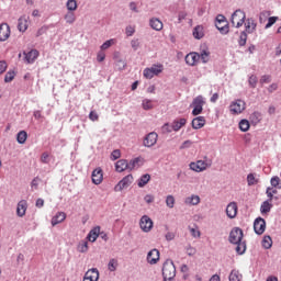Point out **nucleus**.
<instances>
[{"mask_svg":"<svg viewBox=\"0 0 281 281\" xmlns=\"http://www.w3.org/2000/svg\"><path fill=\"white\" fill-rule=\"evenodd\" d=\"M166 205L170 210H172V207H175V196L173 195H167V198H166Z\"/></svg>","mask_w":281,"mask_h":281,"instance_id":"nucleus-47","label":"nucleus"},{"mask_svg":"<svg viewBox=\"0 0 281 281\" xmlns=\"http://www.w3.org/2000/svg\"><path fill=\"white\" fill-rule=\"evenodd\" d=\"M247 183L248 186H258V183H260V179L256 177V173H249L247 176Z\"/></svg>","mask_w":281,"mask_h":281,"instance_id":"nucleus-30","label":"nucleus"},{"mask_svg":"<svg viewBox=\"0 0 281 281\" xmlns=\"http://www.w3.org/2000/svg\"><path fill=\"white\" fill-rule=\"evenodd\" d=\"M254 229L255 233L258 234V236H261V234H265V231L267 229V222L262 217H258L255 220L254 223Z\"/></svg>","mask_w":281,"mask_h":281,"instance_id":"nucleus-10","label":"nucleus"},{"mask_svg":"<svg viewBox=\"0 0 281 281\" xmlns=\"http://www.w3.org/2000/svg\"><path fill=\"white\" fill-rule=\"evenodd\" d=\"M192 126L195 130L203 128V126H205V117L198 116V117L193 119Z\"/></svg>","mask_w":281,"mask_h":281,"instance_id":"nucleus-23","label":"nucleus"},{"mask_svg":"<svg viewBox=\"0 0 281 281\" xmlns=\"http://www.w3.org/2000/svg\"><path fill=\"white\" fill-rule=\"evenodd\" d=\"M77 250L80 254H87L89 251V243L88 241H80L79 245L77 246Z\"/></svg>","mask_w":281,"mask_h":281,"instance_id":"nucleus-35","label":"nucleus"},{"mask_svg":"<svg viewBox=\"0 0 281 281\" xmlns=\"http://www.w3.org/2000/svg\"><path fill=\"white\" fill-rule=\"evenodd\" d=\"M226 214L228 218H236V214H238V205L236 202H231L226 207Z\"/></svg>","mask_w":281,"mask_h":281,"instance_id":"nucleus-18","label":"nucleus"},{"mask_svg":"<svg viewBox=\"0 0 281 281\" xmlns=\"http://www.w3.org/2000/svg\"><path fill=\"white\" fill-rule=\"evenodd\" d=\"M26 212H27V201L21 200L18 203L16 215L20 216L21 218H23V216L25 215Z\"/></svg>","mask_w":281,"mask_h":281,"instance_id":"nucleus-19","label":"nucleus"},{"mask_svg":"<svg viewBox=\"0 0 281 281\" xmlns=\"http://www.w3.org/2000/svg\"><path fill=\"white\" fill-rule=\"evenodd\" d=\"M98 280H100V271H98V268L89 269L83 276V281H98Z\"/></svg>","mask_w":281,"mask_h":281,"instance_id":"nucleus-11","label":"nucleus"},{"mask_svg":"<svg viewBox=\"0 0 281 281\" xmlns=\"http://www.w3.org/2000/svg\"><path fill=\"white\" fill-rule=\"evenodd\" d=\"M187 65L190 67H194L199 60H201V56H199V53H189L184 58Z\"/></svg>","mask_w":281,"mask_h":281,"instance_id":"nucleus-16","label":"nucleus"},{"mask_svg":"<svg viewBox=\"0 0 281 281\" xmlns=\"http://www.w3.org/2000/svg\"><path fill=\"white\" fill-rule=\"evenodd\" d=\"M16 142L19 144H25V142H27V132L20 131L16 135Z\"/></svg>","mask_w":281,"mask_h":281,"instance_id":"nucleus-33","label":"nucleus"},{"mask_svg":"<svg viewBox=\"0 0 281 281\" xmlns=\"http://www.w3.org/2000/svg\"><path fill=\"white\" fill-rule=\"evenodd\" d=\"M249 127H250L249 121L241 120L239 122V130L243 131V133H247V131H249Z\"/></svg>","mask_w":281,"mask_h":281,"instance_id":"nucleus-41","label":"nucleus"},{"mask_svg":"<svg viewBox=\"0 0 281 281\" xmlns=\"http://www.w3.org/2000/svg\"><path fill=\"white\" fill-rule=\"evenodd\" d=\"M66 8L69 12H76L78 10V1L68 0L66 3Z\"/></svg>","mask_w":281,"mask_h":281,"instance_id":"nucleus-32","label":"nucleus"},{"mask_svg":"<svg viewBox=\"0 0 281 281\" xmlns=\"http://www.w3.org/2000/svg\"><path fill=\"white\" fill-rule=\"evenodd\" d=\"M164 71V65H153L150 68H145L143 71V76L147 78V80H151L155 76H159Z\"/></svg>","mask_w":281,"mask_h":281,"instance_id":"nucleus-3","label":"nucleus"},{"mask_svg":"<svg viewBox=\"0 0 281 281\" xmlns=\"http://www.w3.org/2000/svg\"><path fill=\"white\" fill-rule=\"evenodd\" d=\"M8 69V63L5 60L0 61V75L5 74V70Z\"/></svg>","mask_w":281,"mask_h":281,"instance_id":"nucleus-61","label":"nucleus"},{"mask_svg":"<svg viewBox=\"0 0 281 281\" xmlns=\"http://www.w3.org/2000/svg\"><path fill=\"white\" fill-rule=\"evenodd\" d=\"M147 262L149 265H157V262H159V250H157L156 248L151 249L147 254Z\"/></svg>","mask_w":281,"mask_h":281,"instance_id":"nucleus-17","label":"nucleus"},{"mask_svg":"<svg viewBox=\"0 0 281 281\" xmlns=\"http://www.w3.org/2000/svg\"><path fill=\"white\" fill-rule=\"evenodd\" d=\"M245 25H246V32H248V34H251V32L256 30V24L254 23V20H247Z\"/></svg>","mask_w":281,"mask_h":281,"instance_id":"nucleus-43","label":"nucleus"},{"mask_svg":"<svg viewBox=\"0 0 281 281\" xmlns=\"http://www.w3.org/2000/svg\"><path fill=\"white\" fill-rule=\"evenodd\" d=\"M205 104V100L203 95H198L193 99L191 106H193L192 115H201L203 113V106Z\"/></svg>","mask_w":281,"mask_h":281,"instance_id":"nucleus-6","label":"nucleus"},{"mask_svg":"<svg viewBox=\"0 0 281 281\" xmlns=\"http://www.w3.org/2000/svg\"><path fill=\"white\" fill-rule=\"evenodd\" d=\"M139 225H140V229L143 232H150V229H153V220H150L148 217V215H144L142 218H140V222H139Z\"/></svg>","mask_w":281,"mask_h":281,"instance_id":"nucleus-13","label":"nucleus"},{"mask_svg":"<svg viewBox=\"0 0 281 281\" xmlns=\"http://www.w3.org/2000/svg\"><path fill=\"white\" fill-rule=\"evenodd\" d=\"M269 93H273V91H278V83H272L268 87Z\"/></svg>","mask_w":281,"mask_h":281,"instance_id":"nucleus-64","label":"nucleus"},{"mask_svg":"<svg viewBox=\"0 0 281 281\" xmlns=\"http://www.w3.org/2000/svg\"><path fill=\"white\" fill-rule=\"evenodd\" d=\"M120 157H122V153L120 151V149H115L112 151L111 154L112 161L120 159Z\"/></svg>","mask_w":281,"mask_h":281,"instance_id":"nucleus-52","label":"nucleus"},{"mask_svg":"<svg viewBox=\"0 0 281 281\" xmlns=\"http://www.w3.org/2000/svg\"><path fill=\"white\" fill-rule=\"evenodd\" d=\"M270 183L272 188H277V190H281V180L280 177L274 176L271 178Z\"/></svg>","mask_w":281,"mask_h":281,"instance_id":"nucleus-38","label":"nucleus"},{"mask_svg":"<svg viewBox=\"0 0 281 281\" xmlns=\"http://www.w3.org/2000/svg\"><path fill=\"white\" fill-rule=\"evenodd\" d=\"M229 281H241L243 274L238 270H232L228 277Z\"/></svg>","mask_w":281,"mask_h":281,"instance_id":"nucleus-29","label":"nucleus"},{"mask_svg":"<svg viewBox=\"0 0 281 281\" xmlns=\"http://www.w3.org/2000/svg\"><path fill=\"white\" fill-rule=\"evenodd\" d=\"M236 246V251L239 256H243V254H245V251H247V244H245V241H239Z\"/></svg>","mask_w":281,"mask_h":281,"instance_id":"nucleus-34","label":"nucleus"},{"mask_svg":"<svg viewBox=\"0 0 281 281\" xmlns=\"http://www.w3.org/2000/svg\"><path fill=\"white\" fill-rule=\"evenodd\" d=\"M157 139H159V135L155 132H150L145 136L143 144L146 148H153V146L157 144Z\"/></svg>","mask_w":281,"mask_h":281,"instance_id":"nucleus-9","label":"nucleus"},{"mask_svg":"<svg viewBox=\"0 0 281 281\" xmlns=\"http://www.w3.org/2000/svg\"><path fill=\"white\" fill-rule=\"evenodd\" d=\"M116 172H124V170H128V161L126 159H120L115 164Z\"/></svg>","mask_w":281,"mask_h":281,"instance_id":"nucleus-22","label":"nucleus"},{"mask_svg":"<svg viewBox=\"0 0 281 281\" xmlns=\"http://www.w3.org/2000/svg\"><path fill=\"white\" fill-rule=\"evenodd\" d=\"M207 168H212V159L204 157V160H196L190 164V169L194 172H204Z\"/></svg>","mask_w":281,"mask_h":281,"instance_id":"nucleus-2","label":"nucleus"},{"mask_svg":"<svg viewBox=\"0 0 281 281\" xmlns=\"http://www.w3.org/2000/svg\"><path fill=\"white\" fill-rule=\"evenodd\" d=\"M186 119H180L179 121L173 122L172 128L173 131H179L182 126H186Z\"/></svg>","mask_w":281,"mask_h":281,"instance_id":"nucleus-40","label":"nucleus"},{"mask_svg":"<svg viewBox=\"0 0 281 281\" xmlns=\"http://www.w3.org/2000/svg\"><path fill=\"white\" fill-rule=\"evenodd\" d=\"M271 190H272L271 187H268L267 190H266V194L269 199L267 201H269V203H271V201H273V193L271 192Z\"/></svg>","mask_w":281,"mask_h":281,"instance_id":"nucleus-62","label":"nucleus"},{"mask_svg":"<svg viewBox=\"0 0 281 281\" xmlns=\"http://www.w3.org/2000/svg\"><path fill=\"white\" fill-rule=\"evenodd\" d=\"M142 106L144 109V111H150V109H153V100L150 99H145L143 100Z\"/></svg>","mask_w":281,"mask_h":281,"instance_id":"nucleus-44","label":"nucleus"},{"mask_svg":"<svg viewBox=\"0 0 281 281\" xmlns=\"http://www.w3.org/2000/svg\"><path fill=\"white\" fill-rule=\"evenodd\" d=\"M276 21H278V18L276 16L269 18L268 23L266 24V30H269V27H271L276 23Z\"/></svg>","mask_w":281,"mask_h":281,"instance_id":"nucleus-58","label":"nucleus"},{"mask_svg":"<svg viewBox=\"0 0 281 281\" xmlns=\"http://www.w3.org/2000/svg\"><path fill=\"white\" fill-rule=\"evenodd\" d=\"M117 259H110L109 263H108V269L109 271H116L117 270Z\"/></svg>","mask_w":281,"mask_h":281,"instance_id":"nucleus-45","label":"nucleus"},{"mask_svg":"<svg viewBox=\"0 0 281 281\" xmlns=\"http://www.w3.org/2000/svg\"><path fill=\"white\" fill-rule=\"evenodd\" d=\"M261 245L263 249H271V247L273 246V240L271 239V236H265Z\"/></svg>","mask_w":281,"mask_h":281,"instance_id":"nucleus-31","label":"nucleus"},{"mask_svg":"<svg viewBox=\"0 0 281 281\" xmlns=\"http://www.w3.org/2000/svg\"><path fill=\"white\" fill-rule=\"evenodd\" d=\"M177 276V268L172 260H166L162 266V278L164 280H175Z\"/></svg>","mask_w":281,"mask_h":281,"instance_id":"nucleus-1","label":"nucleus"},{"mask_svg":"<svg viewBox=\"0 0 281 281\" xmlns=\"http://www.w3.org/2000/svg\"><path fill=\"white\" fill-rule=\"evenodd\" d=\"M261 120H262V114H260V112H254L250 115V121L252 122V124H258L260 123Z\"/></svg>","mask_w":281,"mask_h":281,"instance_id":"nucleus-39","label":"nucleus"},{"mask_svg":"<svg viewBox=\"0 0 281 281\" xmlns=\"http://www.w3.org/2000/svg\"><path fill=\"white\" fill-rule=\"evenodd\" d=\"M111 45H115V40H108L105 43L101 45V49H109Z\"/></svg>","mask_w":281,"mask_h":281,"instance_id":"nucleus-53","label":"nucleus"},{"mask_svg":"<svg viewBox=\"0 0 281 281\" xmlns=\"http://www.w3.org/2000/svg\"><path fill=\"white\" fill-rule=\"evenodd\" d=\"M187 254L189 256H195L196 255V248H194L192 246L187 247Z\"/></svg>","mask_w":281,"mask_h":281,"instance_id":"nucleus-63","label":"nucleus"},{"mask_svg":"<svg viewBox=\"0 0 281 281\" xmlns=\"http://www.w3.org/2000/svg\"><path fill=\"white\" fill-rule=\"evenodd\" d=\"M10 25L8 23L0 24V42L3 43L10 38Z\"/></svg>","mask_w":281,"mask_h":281,"instance_id":"nucleus-14","label":"nucleus"},{"mask_svg":"<svg viewBox=\"0 0 281 281\" xmlns=\"http://www.w3.org/2000/svg\"><path fill=\"white\" fill-rule=\"evenodd\" d=\"M125 34H126V36H133V34H135V26H133V25L126 26Z\"/></svg>","mask_w":281,"mask_h":281,"instance_id":"nucleus-55","label":"nucleus"},{"mask_svg":"<svg viewBox=\"0 0 281 281\" xmlns=\"http://www.w3.org/2000/svg\"><path fill=\"white\" fill-rule=\"evenodd\" d=\"M65 21H66V23H69V25H71L72 23H76V14L68 12L65 15Z\"/></svg>","mask_w":281,"mask_h":281,"instance_id":"nucleus-46","label":"nucleus"},{"mask_svg":"<svg viewBox=\"0 0 281 281\" xmlns=\"http://www.w3.org/2000/svg\"><path fill=\"white\" fill-rule=\"evenodd\" d=\"M199 56L202 63H210V50H202L201 54H199Z\"/></svg>","mask_w":281,"mask_h":281,"instance_id":"nucleus-42","label":"nucleus"},{"mask_svg":"<svg viewBox=\"0 0 281 281\" xmlns=\"http://www.w3.org/2000/svg\"><path fill=\"white\" fill-rule=\"evenodd\" d=\"M184 203L187 205H199L201 203V198L199 195H191L186 199Z\"/></svg>","mask_w":281,"mask_h":281,"instance_id":"nucleus-28","label":"nucleus"},{"mask_svg":"<svg viewBox=\"0 0 281 281\" xmlns=\"http://www.w3.org/2000/svg\"><path fill=\"white\" fill-rule=\"evenodd\" d=\"M98 236H100V226H97L93 229H91L87 238L90 243H95L98 240Z\"/></svg>","mask_w":281,"mask_h":281,"instance_id":"nucleus-21","label":"nucleus"},{"mask_svg":"<svg viewBox=\"0 0 281 281\" xmlns=\"http://www.w3.org/2000/svg\"><path fill=\"white\" fill-rule=\"evenodd\" d=\"M14 76H16L14 71H8L4 76V82H12L14 80Z\"/></svg>","mask_w":281,"mask_h":281,"instance_id":"nucleus-48","label":"nucleus"},{"mask_svg":"<svg viewBox=\"0 0 281 281\" xmlns=\"http://www.w3.org/2000/svg\"><path fill=\"white\" fill-rule=\"evenodd\" d=\"M239 45L240 47H245V45H247V33L241 32L239 36Z\"/></svg>","mask_w":281,"mask_h":281,"instance_id":"nucleus-51","label":"nucleus"},{"mask_svg":"<svg viewBox=\"0 0 281 281\" xmlns=\"http://www.w3.org/2000/svg\"><path fill=\"white\" fill-rule=\"evenodd\" d=\"M36 58H38V50L36 49H32L25 55V60L29 65H32Z\"/></svg>","mask_w":281,"mask_h":281,"instance_id":"nucleus-24","label":"nucleus"},{"mask_svg":"<svg viewBox=\"0 0 281 281\" xmlns=\"http://www.w3.org/2000/svg\"><path fill=\"white\" fill-rule=\"evenodd\" d=\"M138 164H139V158H135V159L131 160L130 162H127L128 170H135V168H137Z\"/></svg>","mask_w":281,"mask_h":281,"instance_id":"nucleus-49","label":"nucleus"},{"mask_svg":"<svg viewBox=\"0 0 281 281\" xmlns=\"http://www.w3.org/2000/svg\"><path fill=\"white\" fill-rule=\"evenodd\" d=\"M245 19V12H243L241 10H236L232 15V24L234 25V27H243Z\"/></svg>","mask_w":281,"mask_h":281,"instance_id":"nucleus-7","label":"nucleus"},{"mask_svg":"<svg viewBox=\"0 0 281 281\" xmlns=\"http://www.w3.org/2000/svg\"><path fill=\"white\" fill-rule=\"evenodd\" d=\"M273 207V204H271V202L269 201H265L262 202L261 206H260V213L262 215L265 214H269V212H271V209Z\"/></svg>","mask_w":281,"mask_h":281,"instance_id":"nucleus-27","label":"nucleus"},{"mask_svg":"<svg viewBox=\"0 0 281 281\" xmlns=\"http://www.w3.org/2000/svg\"><path fill=\"white\" fill-rule=\"evenodd\" d=\"M248 82L252 89H256V86L258 85V77H256V75L250 76Z\"/></svg>","mask_w":281,"mask_h":281,"instance_id":"nucleus-50","label":"nucleus"},{"mask_svg":"<svg viewBox=\"0 0 281 281\" xmlns=\"http://www.w3.org/2000/svg\"><path fill=\"white\" fill-rule=\"evenodd\" d=\"M42 164H49V153L44 151L41 156Z\"/></svg>","mask_w":281,"mask_h":281,"instance_id":"nucleus-56","label":"nucleus"},{"mask_svg":"<svg viewBox=\"0 0 281 281\" xmlns=\"http://www.w3.org/2000/svg\"><path fill=\"white\" fill-rule=\"evenodd\" d=\"M149 25L153 30H156V32H161V30H164V22L157 18L151 19Z\"/></svg>","mask_w":281,"mask_h":281,"instance_id":"nucleus-20","label":"nucleus"},{"mask_svg":"<svg viewBox=\"0 0 281 281\" xmlns=\"http://www.w3.org/2000/svg\"><path fill=\"white\" fill-rule=\"evenodd\" d=\"M29 25L30 24L27 23V18L26 16H22V18L19 19V23H18L19 32H26Z\"/></svg>","mask_w":281,"mask_h":281,"instance_id":"nucleus-25","label":"nucleus"},{"mask_svg":"<svg viewBox=\"0 0 281 281\" xmlns=\"http://www.w3.org/2000/svg\"><path fill=\"white\" fill-rule=\"evenodd\" d=\"M215 26L221 32V34H227V32H229V24L225 25L221 22H215Z\"/></svg>","mask_w":281,"mask_h":281,"instance_id":"nucleus-36","label":"nucleus"},{"mask_svg":"<svg viewBox=\"0 0 281 281\" xmlns=\"http://www.w3.org/2000/svg\"><path fill=\"white\" fill-rule=\"evenodd\" d=\"M245 109H247V103L240 99L233 101L229 105L232 115H240Z\"/></svg>","mask_w":281,"mask_h":281,"instance_id":"nucleus-4","label":"nucleus"},{"mask_svg":"<svg viewBox=\"0 0 281 281\" xmlns=\"http://www.w3.org/2000/svg\"><path fill=\"white\" fill-rule=\"evenodd\" d=\"M205 36V33L203 31V26L198 25L193 29V37L196 38L198 41H201Z\"/></svg>","mask_w":281,"mask_h":281,"instance_id":"nucleus-26","label":"nucleus"},{"mask_svg":"<svg viewBox=\"0 0 281 281\" xmlns=\"http://www.w3.org/2000/svg\"><path fill=\"white\" fill-rule=\"evenodd\" d=\"M104 181V172L102 171V168H97L92 171V183L94 186H100Z\"/></svg>","mask_w":281,"mask_h":281,"instance_id":"nucleus-12","label":"nucleus"},{"mask_svg":"<svg viewBox=\"0 0 281 281\" xmlns=\"http://www.w3.org/2000/svg\"><path fill=\"white\" fill-rule=\"evenodd\" d=\"M131 46H132V49H134V52H137V49H139V40H132Z\"/></svg>","mask_w":281,"mask_h":281,"instance_id":"nucleus-60","label":"nucleus"},{"mask_svg":"<svg viewBox=\"0 0 281 281\" xmlns=\"http://www.w3.org/2000/svg\"><path fill=\"white\" fill-rule=\"evenodd\" d=\"M89 120H91V122H98V120H100V116L98 115V112L91 111L90 114H89Z\"/></svg>","mask_w":281,"mask_h":281,"instance_id":"nucleus-57","label":"nucleus"},{"mask_svg":"<svg viewBox=\"0 0 281 281\" xmlns=\"http://www.w3.org/2000/svg\"><path fill=\"white\" fill-rule=\"evenodd\" d=\"M133 175L125 176L119 183L114 187V192H122V190H126V188H131L133 186Z\"/></svg>","mask_w":281,"mask_h":281,"instance_id":"nucleus-5","label":"nucleus"},{"mask_svg":"<svg viewBox=\"0 0 281 281\" xmlns=\"http://www.w3.org/2000/svg\"><path fill=\"white\" fill-rule=\"evenodd\" d=\"M150 181V175L145 173L138 180V188H144Z\"/></svg>","mask_w":281,"mask_h":281,"instance_id":"nucleus-37","label":"nucleus"},{"mask_svg":"<svg viewBox=\"0 0 281 281\" xmlns=\"http://www.w3.org/2000/svg\"><path fill=\"white\" fill-rule=\"evenodd\" d=\"M215 23H222L223 25H229L224 15H217Z\"/></svg>","mask_w":281,"mask_h":281,"instance_id":"nucleus-59","label":"nucleus"},{"mask_svg":"<svg viewBox=\"0 0 281 281\" xmlns=\"http://www.w3.org/2000/svg\"><path fill=\"white\" fill-rule=\"evenodd\" d=\"M67 218V213L65 212H57L50 221V224L53 227H56V225H60V223H64Z\"/></svg>","mask_w":281,"mask_h":281,"instance_id":"nucleus-15","label":"nucleus"},{"mask_svg":"<svg viewBox=\"0 0 281 281\" xmlns=\"http://www.w3.org/2000/svg\"><path fill=\"white\" fill-rule=\"evenodd\" d=\"M269 82H271V76L269 75H263L260 78V85H269Z\"/></svg>","mask_w":281,"mask_h":281,"instance_id":"nucleus-54","label":"nucleus"},{"mask_svg":"<svg viewBox=\"0 0 281 281\" xmlns=\"http://www.w3.org/2000/svg\"><path fill=\"white\" fill-rule=\"evenodd\" d=\"M243 229H240V227H234L232 231H231V234H229V243H232L233 245L234 244H238L240 241H243Z\"/></svg>","mask_w":281,"mask_h":281,"instance_id":"nucleus-8","label":"nucleus"}]
</instances>
